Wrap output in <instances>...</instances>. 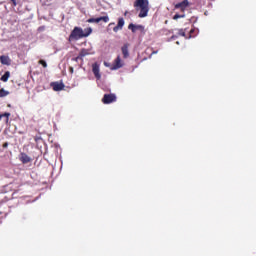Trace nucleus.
I'll return each mask as SVG.
<instances>
[{
	"instance_id": "nucleus-1",
	"label": "nucleus",
	"mask_w": 256,
	"mask_h": 256,
	"mask_svg": "<svg viewBox=\"0 0 256 256\" xmlns=\"http://www.w3.org/2000/svg\"><path fill=\"white\" fill-rule=\"evenodd\" d=\"M91 33H93V29H91V27L84 30L81 27H75L72 32H70L69 41H78L79 39L89 37Z\"/></svg>"
},
{
	"instance_id": "nucleus-19",
	"label": "nucleus",
	"mask_w": 256,
	"mask_h": 256,
	"mask_svg": "<svg viewBox=\"0 0 256 256\" xmlns=\"http://www.w3.org/2000/svg\"><path fill=\"white\" fill-rule=\"evenodd\" d=\"M178 36L185 37V29H179Z\"/></svg>"
},
{
	"instance_id": "nucleus-28",
	"label": "nucleus",
	"mask_w": 256,
	"mask_h": 256,
	"mask_svg": "<svg viewBox=\"0 0 256 256\" xmlns=\"http://www.w3.org/2000/svg\"><path fill=\"white\" fill-rule=\"evenodd\" d=\"M151 54H157V51H154L153 53H151Z\"/></svg>"
},
{
	"instance_id": "nucleus-22",
	"label": "nucleus",
	"mask_w": 256,
	"mask_h": 256,
	"mask_svg": "<svg viewBox=\"0 0 256 256\" xmlns=\"http://www.w3.org/2000/svg\"><path fill=\"white\" fill-rule=\"evenodd\" d=\"M12 4H13V7H16L18 4H17V2H16V0H13L12 1Z\"/></svg>"
},
{
	"instance_id": "nucleus-20",
	"label": "nucleus",
	"mask_w": 256,
	"mask_h": 256,
	"mask_svg": "<svg viewBox=\"0 0 256 256\" xmlns=\"http://www.w3.org/2000/svg\"><path fill=\"white\" fill-rule=\"evenodd\" d=\"M38 63H39V65H42V67L47 68V63H46V61H44V60H39Z\"/></svg>"
},
{
	"instance_id": "nucleus-16",
	"label": "nucleus",
	"mask_w": 256,
	"mask_h": 256,
	"mask_svg": "<svg viewBox=\"0 0 256 256\" xmlns=\"http://www.w3.org/2000/svg\"><path fill=\"white\" fill-rule=\"evenodd\" d=\"M89 53H88V50L87 49H82L81 52H79V55L78 57L79 58H84L85 56H87Z\"/></svg>"
},
{
	"instance_id": "nucleus-17",
	"label": "nucleus",
	"mask_w": 256,
	"mask_h": 256,
	"mask_svg": "<svg viewBox=\"0 0 256 256\" xmlns=\"http://www.w3.org/2000/svg\"><path fill=\"white\" fill-rule=\"evenodd\" d=\"M180 18H185L184 12H182V14H175V15L173 16V20H175V21H177V20L180 19Z\"/></svg>"
},
{
	"instance_id": "nucleus-12",
	"label": "nucleus",
	"mask_w": 256,
	"mask_h": 256,
	"mask_svg": "<svg viewBox=\"0 0 256 256\" xmlns=\"http://www.w3.org/2000/svg\"><path fill=\"white\" fill-rule=\"evenodd\" d=\"M128 48H129V44H125L121 48L123 59H128V57H129V50H128Z\"/></svg>"
},
{
	"instance_id": "nucleus-11",
	"label": "nucleus",
	"mask_w": 256,
	"mask_h": 256,
	"mask_svg": "<svg viewBox=\"0 0 256 256\" xmlns=\"http://www.w3.org/2000/svg\"><path fill=\"white\" fill-rule=\"evenodd\" d=\"M20 162L23 164L31 163V158L25 153H20Z\"/></svg>"
},
{
	"instance_id": "nucleus-15",
	"label": "nucleus",
	"mask_w": 256,
	"mask_h": 256,
	"mask_svg": "<svg viewBox=\"0 0 256 256\" xmlns=\"http://www.w3.org/2000/svg\"><path fill=\"white\" fill-rule=\"evenodd\" d=\"M10 95V92L8 90H4V88L0 89V98H4Z\"/></svg>"
},
{
	"instance_id": "nucleus-4",
	"label": "nucleus",
	"mask_w": 256,
	"mask_h": 256,
	"mask_svg": "<svg viewBox=\"0 0 256 256\" xmlns=\"http://www.w3.org/2000/svg\"><path fill=\"white\" fill-rule=\"evenodd\" d=\"M188 7H190V2L188 0H184L175 4V10H179L181 13H184Z\"/></svg>"
},
{
	"instance_id": "nucleus-13",
	"label": "nucleus",
	"mask_w": 256,
	"mask_h": 256,
	"mask_svg": "<svg viewBox=\"0 0 256 256\" xmlns=\"http://www.w3.org/2000/svg\"><path fill=\"white\" fill-rule=\"evenodd\" d=\"M0 63L3 65L9 66L11 63V60H10L9 56L2 55V56H0Z\"/></svg>"
},
{
	"instance_id": "nucleus-2",
	"label": "nucleus",
	"mask_w": 256,
	"mask_h": 256,
	"mask_svg": "<svg viewBox=\"0 0 256 256\" xmlns=\"http://www.w3.org/2000/svg\"><path fill=\"white\" fill-rule=\"evenodd\" d=\"M134 7L136 11H140L139 18H146L149 14V0H135Z\"/></svg>"
},
{
	"instance_id": "nucleus-25",
	"label": "nucleus",
	"mask_w": 256,
	"mask_h": 256,
	"mask_svg": "<svg viewBox=\"0 0 256 256\" xmlns=\"http://www.w3.org/2000/svg\"><path fill=\"white\" fill-rule=\"evenodd\" d=\"M115 25V22H110L109 27Z\"/></svg>"
},
{
	"instance_id": "nucleus-3",
	"label": "nucleus",
	"mask_w": 256,
	"mask_h": 256,
	"mask_svg": "<svg viewBox=\"0 0 256 256\" xmlns=\"http://www.w3.org/2000/svg\"><path fill=\"white\" fill-rule=\"evenodd\" d=\"M104 105L113 104L116 102V95L115 94H104L103 99H101Z\"/></svg>"
},
{
	"instance_id": "nucleus-14",
	"label": "nucleus",
	"mask_w": 256,
	"mask_h": 256,
	"mask_svg": "<svg viewBox=\"0 0 256 256\" xmlns=\"http://www.w3.org/2000/svg\"><path fill=\"white\" fill-rule=\"evenodd\" d=\"M9 78H10V72L7 71L4 73L3 76H1L0 81L6 83L7 81H9Z\"/></svg>"
},
{
	"instance_id": "nucleus-23",
	"label": "nucleus",
	"mask_w": 256,
	"mask_h": 256,
	"mask_svg": "<svg viewBox=\"0 0 256 256\" xmlns=\"http://www.w3.org/2000/svg\"><path fill=\"white\" fill-rule=\"evenodd\" d=\"M193 33H194V29H191L190 30V37H194Z\"/></svg>"
},
{
	"instance_id": "nucleus-27",
	"label": "nucleus",
	"mask_w": 256,
	"mask_h": 256,
	"mask_svg": "<svg viewBox=\"0 0 256 256\" xmlns=\"http://www.w3.org/2000/svg\"><path fill=\"white\" fill-rule=\"evenodd\" d=\"M127 14H128V11H126L124 15L127 16Z\"/></svg>"
},
{
	"instance_id": "nucleus-6",
	"label": "nucleus",
	"mask_w": 256,
	"mask_h": 256,
	"mask_svg": "<svg viewBox=\"0 0 256 256\" xmlns=\"http://www.w3.org/2000/svg\"><path fill=\"white\" fill-rule=\"evenodd\" d=\"M50 86L53 88V91L56 92L63 91L65 89V84L62 82H51Z\"/></svg>"
},
{
	"instance_id": "nucleus-5",
	"label": "nucleus",
	"mask_w": 256,
	"mask_h": 256,
	"mask_svg": "<svg viewBox=\"0 0 256 256\" xmlns=\"http://www.w3.org/2000/svg\"><path fill=\"white\" fill-rule=\"evenodd\" d=\"M101 21H103V23H109L110 18L109 16H101L98 18H89L88 20H86V23H97L99 24Z\"/></svg>"
},
{
	"instance_id": "nucleus-18",
	"label": "nucleus",
	"mask_w": 256,
	"mask_h": 256,
	"mask_svg": "<svg viewBox=\"0 0 256 256\" xmlns=\"http://www.w3.org/2000/svg\"><path fill=\"white\" fill-rule=\"evenodd\" d=\"M9 117H10V113L9 112H6L4 114H0V120L2 118H6V122H9Z\"/></svg>"
},
{
	"instance_id": "nucleus-7",
	"label": "nucleus",
	"mask_w": 256,
	"mask_h": 256,
	"mask_svg": "<svg viewBox=\"0 0 256 256\" xmlns=\"http://www.w3.org/2000/svg\"><path fill=\"white\" fill-rule=\"evenodd\" d=\"M123 26H125V20H123L122 17L117 19V25L113 28L114 33H118V31H121L123 29Z\"/></svg>"
},
{
	"instance_id": "nucleus-26",
	"label": "nucleus",
	"mask_w": 256,
	"mask_h": 256,
	"mask_svg": "<svg viewBox=\"0 0 256 256\" xmlns=\"http://www.w3.org/2000/svg\"><path fill=\"white\" fill-rule=\"evenodd\" d=\"M8 144L7 143H4L3 144V148H7Z\"/></svg>"
},
{
	"instance_id": "nucleus-9",
	"label": "nucleus",
	"mask_w": 256,
	"mask_h": 256,
	"mask_svg": "<svg viewBox=\"0 0 256 256\" xmlns=\"http://www.w3.org/2000/svg\"><path fill=\"white\" fill-rule=\"evenodd\" d=\"M92 73H94V76L95 78H97V80H100L101 74H100V66L98 63L92 64Z\"/></svg>"
},
{
	"instance_id": "nucleus-10",
	"label": "nucleus",
	"mask_w": 256,
	"mask_h": 256,
	"mask_svg": "<svg viewBox=\"0 0 256 256\" xmlns=\"http://www.w3.org/2000/svg\"><path fill=\"white\" fill-rule=\"evenodd\" d=\"M128 29L132 31V33H136L137 31H144V26L143 25H134V24H129Z\"/></svg>"
},
{
	"instance_id": "nucleus-24",
	"label": "nucleus",
	"mask_w": 256,
	"mask_h": 256,
	"mask_svg": "<svg viewBox=\"0 0 256 256\" xmlns=\"http://www.w3.org/2000/svg\"><path fill=\"white\" fill-rule=\"evenodd\" d=\"M69 73H70V75L73 74V67H69Z\"/></svg>"
},
{
	"instance_id": "nucleus-21",
	"label": "nucleus",
	"mask_w": 256,
	"mask_h": 256,
	"mask_svg": "<svg viewBox=\"0 0 256 256\" xmlns=\"http://www.w3.org/2000/svg\"><path fill=\"white\" fill-rule=\"evenodd\" d=\"M83 57L76 56L75 58H72L73 62L78 63L79 60H81Z\"/></svg>"
},
{
	"instance_id": "nucleus-8",
	"label": "nucleus",
	"mask_w": 256,
	"mask_h": 256,
	"mask_svg": "<svg viewBox=\"0 0 256 256\" xmlns=\"http://www.w3.org/2000/svg\"><path fill=\"white\" fill-rule=\"evenodd\" d=\"M123 67V62L121 60V56H117L116 59H114L113 65H112V70H118Z\"/></svg>"
},
{
	"instance_id": "nucleus-29",
	"label": "nucleus",
	"mask_w": 256,
	"mask_h": 256,
	"mask_svg": "<svg viewBox=\"0 0 256 256\" xmlns=\"http://www.w3.org/2000/svg\"><path fill=\"white\" fill-rule=\"evenodd\" d=\"M10 1H12V2H13V0H10Z\"/></svg>"
}]
</instances>
